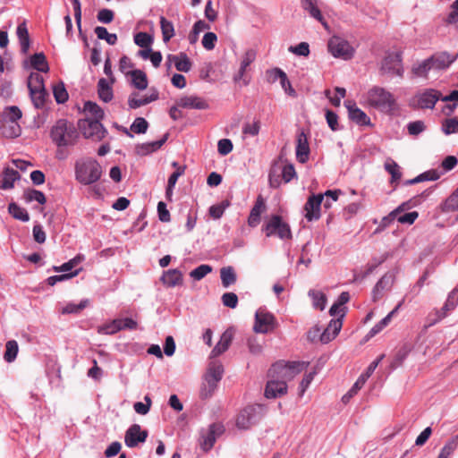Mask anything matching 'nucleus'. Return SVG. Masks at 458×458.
Segmentation results:
<instances>
[{"mask_svg":"<svg viewBox=\"0 0 458 458\" xmlns=\"http://www.w3.org/2000/svg\"><path fill=\"white\" fill-rule=\"evenodd\" d=\"M304 363L292 362L274 364L268 370V380L265 388L267 398H277L287 393V381H291L303 369Z\"/></svg>","mask_w":458,"mask_h":458,"instance_id":"nucleus-1","label":"nucleus"},{"mask_svg":"<svg viewBox=\"0 0 458 458\" xmlns=\"http://www.w3.org/2000/svg\"><path fill=\"white\" fill-rule=\"evenodd\" d=\"M50 138L58 148L72 147L79 139V131L72 123L60 119L52 126Z\"/></svg>","mask_w":458,"mask_h":458,"instance_id":"nucleus-2","label":"nucleus"},{"mask_svg":"<svg viewBox=\"0 0 458 458\" xmlns=\"http://www.w3.org/2000/svg\"><path fill=\"white\" fill-rule=\"evenodd\" d=\"M367 101L370 106L387 114L398 109L393 94L381 87L376 86L370 89L367 94Z\"/></svg>","mask_w":458,"mask_h":458,"instance_id":"nucleus-3","label":"nucleus"},{"mask_svg":"<svg viewBox=\"0 0 458 458\" xmlns=\"http://www.w3.org/2000/svg\"><path fill=\"white\" fill-rule=\"evenodd\" d=\"M101 166L95 159H81L75 164V178L84 185H89L98 182L101 177Z\"/></svg>","mask_w":458,"mask_h":458,"instance_id":"nucleus-4","label":"nucleus"},{"mask_svg":"<svg viewBox=\"0 0 458 458\" xmlns=\"http://www.w3.org/2000/svg\"><path fill=\"white\" fill-rule=\"evenodd\" d=\"M267 237L276 235L282 240L292 238L290 225L278 215H273L262 228Z\"/></svg>","mask_w":458,"mask_h":458,"instance_id":"nucleus-5","label":"nucleus"},{"mask_svg":"<svg viewBox=\"0 0 458 458\" xmlns=\"http://www.w3.org/2000/svg\"><path fill=\"white\" fill-rule=\"evenodd\" d=\"M78 126L85 138L91 139L95 141L101 140L107 132L100 123V120L85 118L79 121Z\"/></svg>","mask_w":458,"mask_h":458,"instance_id":"nucleus-6","label":"nucleus"},{"mask_svg":"<svg viewBox=\"0 0 458 458\" xmlns=\"http://www.w3.org/2000/svg\"><path fill=\"white\" fill-rule=\"evenodd\" d=\"M263 406L255 404L244 408L236 419V426L241 429H247L257 423L262 416Z\"/></svg>","mask_w":458,"mask_h":458,"instance_id":"nucleus-7","label":"nucleus"},{"mask_svg":"<svg viewBox=\"0 0 458 458\" xmlns=\"http://www.w3.org/2000/svg\"><path fill=\"white\" fill-rule=\"evenodd\" d=\"M328 50L334 57L350 60L354 55V48L344 38L337 36L332 37L328 41Z\"/></svg>","mask_w":458,"mask_h":458,"instance_id":"nucleus-8","label":"nucleus"},{"mask_svg":"<svg viewBox=\"0 0 458 458\" xmlns=\"http://www.w3.org/2000/svg\"><path fill=\"white\" fill-rule=\"evenodd\" d=\"M381 72L390 76L403 77V67L401 53H390L381 63Z\"/></svg>","mask_w":458,"mask_h":458,"instance_id":"nucleus-9","label":"nucleus"},{"mask_svg":"<svg viewBox=\"0 0 458 458\" xmlns=\"http://www.w3.org/2000/svg\"><path fill=\"white\" fill-rule=\"evenodd\" d=\"M276 326L275 316L265 310L259 309L255 314L253 330L256 333L267 334L275 329Z\"/></svg>","mask_w":458,"mask_h":458,"instance_id":"nucleus-10","label":"nucleus"},{"mask_svg":"<svg viewBox=\"0 0 458 458\" xmlns=\"http://www.w3.org/2000/svg\"><path fill=\"white\" fill-rule=\"evenodd\" d=\"M441 93L435 89H426L418 93L411 101V105L418 108H434L436 103L440 98Z\"/></svg>","mask_w":458,"mask_h":458,"instance_id":"nucleus-11","label":"nucleus"},{"mask_svg":"<svg viewBox=\"0 0 458 458\" xmlns=\"http://www.w3.org/2000/svg\"><path fill=\"white\" fill-rule=\"evenodd\" d=\"M224 432V426L221 424L213 423L208 429L202 430L199 445L204 452H208L213 446L216 440V437L222 435Z\"/></svg>","mask_w":458,"mask_h":458,"instance_id":"nucleus-12","label":"nucleus"},{"mask_svg":"<svg viewBox=\"0 0 458 458\" xmlns=\"http://www.w3.org/2000/svg\"><path fill=\"white\" fill-rule=\"evenodd\" d=\"M323 199L324 196L322 194L311 195L309 197L303 208L304 216L308 221L311 222L313 220L319 219L320 207Z\"/></svg>","mask_w":458,"mask_h":458,"instance_id":"nucleus-13","label":"nucleus"},{"mask_svg":"<svg viewBox=\"0 0 458 458\" xmlns=\"http://www.w3.org/2000/svg\"><path fill=\"white\" fill-rule=\"evenodd\" d=\"M147 437L148 431L141 430L139 424H133L126 430L124 442L128 447L133 448L137 446L139 443H144Z\"/></svg>","mask_w":458,"mask_h":458,"instance_id":"nucleus-14","label":"nucleus"},{"mask_svg":"<svg viewBox=\"0 0 458 458\" xmlns=\"http://www.w3.org/2000/svg\"><path fill=\"white\" fill-rule=\"evenodd\" d=\"M301 9L310 18L320 22L325 28L327 27V23L320 10L319 0H300Z\"/></svg>","mask_w":458,"mask_h":458,"instance_id":"nucleus-15","label":"nucleus"},{"mask_svg":"<svg viewBox=\"0 0 458 458\" xmlns=\"http://www.w3.org/2000/svg\"><path fill=\"white\" fill-rule=\"evenodd\" d=\"M394 282V276L392 274H385L372 290V301L376 302L380 300L392 288Z\"/></svg>","mask_w":458,"mask_h":458,"instance_id":"nucleus-16","label":"nucleus"},{"mask_svg":"<svg viewBox=\"0 0 458 458\" xmlns=\"http://www.w3.org/2000/svg\"><path fill=\"white\" fill-rule=\"evenodd\" d=\"M406 208V204L403 203L397 208L393 210L388 216L383 218V222H386L389 220L396 219L400 224H407L412 225L417 219L419 214L417 211H412L409 213H405L403 215L398 216L401 212H403Z\"/></svg>","mask_w":458,"mask_h":458,"instance_id":"nucleus-17","label":"nucleus"},{"mask_svg":"<svg viewBox=\"0 0 458 458\" xmlns=\"http://www.w3.org/2000/svg\"><path fill=\"white\" fill-rule=\"evenodd\" d=\"M344 106L348 110L349 117L352 121L355 122L359 125L370 124V118L366 114L365 112L360 109L354 102L350 100L345 101Z\"/></svg>","mask_w":458,"mask_h":458,"instance_id":"nucleus-18","label":"nucleus"},{"mask_svg":"<svg viewBox=\"0 0 458 458\" xmlns=\"http://www.w3.org/2000/svg\"><path fill=\"white\" fill-rule=\"evenodd\" d=\"M309 155L310 146L308 137L304 131H301L297 135L296 158L300 163L304 164L308 161Z\"/></svg>","mask_w":458,"mask_h":458,"instance_id":"nucleus-19","label":"nucleus"},{"mask_svg":"<svg viewBox=\"0 0 458 458\" xmlns=\"http://www.w3.org/2000/svg\"><path fill=\"white\" fill-rule=\"evenodd\" d=\"M158 98V92L154 90L148 96L140 97L139 93L132 92L128 98V106L130 109H136L142 106H146Z\"/></svg>","mask_w":458,"mask_h":458,"instance_id":"nucleus-20","label":"nucleus"},{"mask_svg":"<svg viewBox=\"0 0 458 458\" xmlns=\"http://www.w3.org/2000/svg\"><path fill=\"white\" fill-rule=\"evenodd\" d=\"M457 58V55H450L447 52H441L429 57L433 70H444L449 67Z\"/></svg>","mask_w":458,"mask_h":458,"instance_id":"nucleus-21","label":"nucleus"},{"mask_svg":"<svg viewBox=\"0 0 458 458\" xmlns=\"http://www.w3.org/2000/svg\"><path fill=\"white\" fill-rule=\"evenodd\" d=\"M265 201L261 196H259L248 217V225L250 227L258 226L261 220V214L265 211Z\"/></svg>","mask_w":458,"mask_h":458,"instance_id":"nucleus-22","label":"nucleus"},{"mask_svg":"<svg viewBox=\"0 0 458 458\" xmlns=\"http://www.w3.org/2000/svg\"><path fill=\"white\" fill-rule=\"evenodd\" d=\"M341 318L331 319L327 328L320 335V342L322 344H327L332 341L340 332L342 328Z\"/></svg>","mask_w":458,"mask_h":458,"instance_id":"nucleus-23","label":"nucleus"},{"mask_svg":"<svg viewBox=\"0 0 458 458\" xmlns=\"http://www.w3.org/2000/svg\"><path fill=\"white\" fill-rule=\"evenodd\" d=\"M177 105L182 108L206 109L208 105L207 102L197 96H184L177 100Z\"/></svg>","mask_w":458,"mask_h":458,"instance_id":"nucleus-24","label":"nucleus"},{"mask_svg":"<svg viewBox=\"0 0 458 458\" xmlns=\"http://www.w3.org/2000/svg\"><path fill=\"white\" fill-rule=\"evenodd\" d=\"M167 60L169 63H174L175 68L179 72H188L192 67V64L188 55L181 52L178 55H168Z\"/></svg>","mask_w":458,"mask_h":458,"instance_id":"nucleus-25","label":"nucleus"},{"mask_svg":"<svg viewBox=\"0 0 458 458\" xmlns=\"http://www.w3.org/2000/svg\"><path fill=\"white\" fill-rule=\"evenodd\" d=\"M255 59H256V52L252 49H249L248 51H246L243 54V55L242 57L241 65H240L238 73L234 76L235 81L243 80L244 84L249 83V81H246L244 79V74L247 71V68L250 65V64H252L255 61Z\"/></svg>","mask_w":458,"mask_h":458,"instance_id":"nucleus-26","label":"nucleus"},{"mask_svg":"<svg viewBox=\"0 0 458 458\" xmlns=\"http://www.w3.org/2000/svg\"><path fill=\"white\" fill-rule=\"evenodd\" d=\"M232 340H233V332L229 329L225 330L218 343L216 344V346L213 348V350L211 351V357L212 358H215V357H217L219 355H221L222 353H224L225 351H227V349L229 348L231 343H232Z\"/></svg>","mask_w":458,"mask_h":458,"instance_id":"nucleus-27","label":"nucleus"},{"mask_svg":"<svg viewBox=\"0 0 458 458\" xmlns=\"http://www.w3.org/2000/svg\"><path fill=\"white\" fill-rule=\"evenodd\" d=\"M161 281L167 287H175L182 284V274L178 269H168L164 272Z\"/></svg>","mask_w":458,"mask_h":458,"instance_id":"nucleus-28","label":"nucleus"},{"mask_svg":"<svg viewBox=\"0 0 458 458\" xmlns=\"http://www.w3.org/2000/svg\"><path fill=\"white\" fill-rule=\"evenodd\" d=\"M21 126L14 121L3 120L0 125V133L5 138H16L21 134Z\"/></svg>","mask_w":458,"mask_h":458,"instance_id":"nucleus-29","label":"nucleus"},{"mask_svg":"<svg viewBox=\"0 0 458 458\" xmlns=\"http://www.w3.org/2000/svg\"><path fill=\"white\" fill-rule=\"evenodd\" d=\"M20 174L12 168H5L2 174L1 180V189L3 190H10L14 186V182L20 180Z\"/></svg>","mask_w":458,"mask_h":458,"instance_id":"nucleus-30","label":"nucleus"},{"mask_svg":"<svg viewBox=\"0 0 458 458\" xmlns=\"http://www.w3.org/2000/svg\"><path fill=\"white\" fill-rule=\"evenodd\" d=\"M224 373V368L222 364L213 362L210 364L208 372L205 377V381L207 383H214V385L217 386V383L221 380Z\"/></svg>","mask_w":458,"mask_h":458,"instance_id":"nucleus-31","label":"nucleus"},{"mask_svg":"<svg viewBox=\"0 0 458 458\" xmlns=\"http://www.w3.org/2000/svg\"><path fill=\"white\" fill-rule=\"evenodd\" d=\"M403 302H400L391 312H389L384 318H382L377 324H376L369 332L367 337L370 338L375 336L377 334L381 332L388 324L391 322L392 318L397 313L401 308Z\"/></svg>","mask_w":458,"mask_h":458,"instance_id":"nucleus-32","label":"nucleus"},{"mask_svg":"<svg viewBox=\"0 0 458 458\" xmlns=\"http://www.w3.org/2000/svg\"><path fill=\"white\" fill-rule=\"evenodd\" d=\"M98 93L99 98L106 103L110 102L113 99L114 94L111 83H109L105 78H101L98 82Z\"/></svg>","mask_w":458,"mask_h":458,"instance_id":"nucleus-33","label":"nucleus"},{"mask_svg":"<svg viewBox=\"0 0 458 458\" xmlns=\"http://www.w3.org/2000/svg\"><path fill=\"white\" fill-rule=\"evenodd\" d=\"M384 167L388 174H391V183H396L402 177L401 167L392 158H387L385 162Z\"/></svg>","mask_w":458,"mask_h":458,"instance_id":"nucleus-34","label":"nucleus"},{"mask_svg":"<svg viewBox=\"0 0 458 458\" xmlns=\"http://www.w3.org/2000/svg\"><path fill=\"white\" fill-rule=\"evenodd\" d=\"M131 77V84L140 90H144L148 88V78L146 73L141 70H133L130 72Z\"/></svg>","mask_w":458,"mask_h":458,"instance_id":"nucleus-35","label":"nucleus"},{"mask_svg":"<svg viewBox=\"0 0 458 458\" xmlns=\"http://www.w3.org/2000/svg\"><path fill=\"white\" fill-rule=\"evenodd\" d=\"M30 64L35 70L41 72H47L49 70L48 64L43 53H37L31 55Z\"/></svg>","mask_w":458,"mask_h":458,"instance_id":"nucleus-36","label":"nucleus"},{"mask_svg":"<svg viewBox=\"0 0 458 458\" xmlns=\"http://www.w3.org/2000/svg\"><path fill=\"white\" fill-rule=\"evenodd\" d=\"M8 211L10 215L17 220L22 222H28L30 220V215L28 211L14 202L9 204Z\"/></svg>","mask_w":458,"mask_h":458,"instance_id":"nucleus-37","label":"nucleus"},{"mask_svg":"<svg viewBox=\"0 0 458 458\" xmlns=\"http://www.w3.org/2000/svg\"><path fill=\"white\" fill-rule=\"evenodd\" d=\"M84 113L87 115H90L92 120H101L104 117V111L101 107L91 101H88L84 104Z\"/></svg>","mask_w":458,"mask_h":458,"instance_id":"nucleus-38","label":"nucleus"},{"mask_svg":"<svg viewBox=\"0 0 458 458\" xmlns=\"http://www.w3.org/2000/svg\"><path fill=\"white\" fill-rule=\"evenodd\" d=\"M160 28L162 31L163 41L167 43L174 36V27L172 21L160 17Z\"/></svg>","mask_w":458,"mask_h":458,"instance_id":"nucleus-39","label":"nucleus"},{"mask_svg":"<svg viewBox=\"0 0 458 458\" xmlns=\"http://www.w3.org/2000/svg\"><path fill=\"white\" fill-rule=\"evenodd\" d=\"M220 277L225 288L229 287L236 282V274L232 267L221 268Z\"/></svg>","mask_w":458,"mask_h":458,"instance_id":"nucleus-40","label":"nucleus"},{"mask_svg":"<svg viewBox=\"0 0 458 458\" xmlns=\"http://www.w3.org/2000/svg\"><path fill=\"white\" fill-rule=\"evenodd\" d=\"M440 177V174L436 170H429L424 172L413 179L408 180L405 184L411 185L415 183H419L424 181H436Z\"/></svg>","mask_w":458,"mask_h":458,"instance_id":"nucleus-41","label":"nucleus"},{"mask_svg":"<svg viewBox=\"0 0 458 458\" xmlns=\"http://www.w3.org/2000/svg\"><path fill=\"white\" fill-rule=\"evenodd\" d=\"M458 305V286L454 288L448 294L447 299L441 308L448 315Z\"/></svg>","mask_w":458,"mask_h":458,"instance_id":"nucleus-42","label":"nucleus"},{"mask_svg":"<svg viewBox=\"0 0 458 458\" xmlns=\"http://www.w3.org/2000/svg\"><path fill=\"white\" fill-rule=\"evenodd\" d=\"M95 34L98 39L106 40L108 45L114 46L117 42V35L109 33L105 27L98 26L95 28Z\"/></svg>","mask_w":458,"mask_h":458,"instance_id":"nucleus-43","label":"nucleus"},{"mask_svg":"<svg viewBox=\"0 0 458 458\" xmlns=\"http://www.w3.org/2000/svg\"><path fill=\"white\" fill-rule=\"evenodd\" d=\"M230 205L231 203L228 199H224L216 205H212L208 209L209 216L214 219L221 218L224 215L225 210Z\"/></svg>","mask_w":458,"mask_h":458,"instance_id":"nucleus-44","label":"nucleus"},{"mask_svg":"<svg viewBox=\"0 0 458 458\" xmlns=\"http://www.w3.org/2000/svg\"><path fill=\"white\" fill-rule=\"evenodd\" d=\"M19 347L15 340H10L5 344L4 359L7 362H13L18 354Z\"/></svg>","mask_w":458,"mask_h":458,"instance_id":"nucleus-45","label":"nucleus"},{"mask_svg":"<svg viewBox=\"0 0 458 458\" xmlns=\"http://www.w3.org/2000/svg\"><path fill=\"white\" fill-rule=\"evenodd\" d=\"M28 88L30 92L45 89L42 75L38 72H31L28 79Z\"/></svg>","mask_w":458,"mask_h":458,"instance_id":"nucleus-46","label":"nucleus"},{"mask_svg":"<svg viewBox=\"0 0 458 458\" xmlns=\"http://www.w3.org/2000/svg\"><path fill=\"white\" fill-rule=\"evenodd\" d=\"M23 198L26 202L37 201L39 204H45L47 200L44 193L35 189L25 191Z\"/></svg>","mask_w":458,"mask_h":458,"instance_id":"nucleus-47","label":"nucleus"},{"mask_svg":"<svg viewBox=\"0 0 458 458\" xmlns=\"http://www.w3.org/2000/svg\"><path fill=\"white\" fill-rule=\"evenodd\" d=\"M309 296L311 297L313 301V306L316 309L323 310L326 307L327 298L324 293L318 291L310 290L309 292Z\"/></svg>","mask_w":458,"mask_h":458,"instance_id":"nucleus-48","label":"nucleus"},{"mask_svg":"<svg viewBox=\"0 0 458 458\" xmlns=\"http://www.w3.org/2000/svg\"><path fill=\"white\" fill-rule=\"evenodd\" d=\"M31 101L36 108H42L45 105L47 93L46 89L30 92Z\"/></svg>","mask_w":458,"mask_h":458,"instance_id":"nucleus-49","label":"nucleus"},{"mask_svg":"<svg viewBox=\"0 0 458 458\" xmlns=\"http://www.w3.org/2000/svg\"><path fill=\"white\" fill-rule=\"evenodd\" d=\"M442 131L445 135L458 132V116L445 119L442 123Z\"/></svg>","mask_w":458,"mask_h":458,"instance_id":"nucleus-50","label":"nucleus"},{"mask_svg":"<svg viewBox=\"0 0 458 458\" xmlns=\"http://www.w3.org/2000/svg\"><path fill=\"white\" fill-rule=\"evenodd\" d=\"M430 70H433V67L430 59L428 58L418 65L413 66L412 72L418 77H426Z\"/></svg>","mask_w":458,"mask_h":458,"instance_id":"nucleus-51","label":"nucleus"},{"mask_svg":"<svg viewBox=\"0 0 458 458\" xmlns=\"http://www.w3.org/2000/svg\"><path fill=\"white\" fill-rule=\"evenodd\" d=\"M411 349H412V347L411 344H403L397 351V352L394 356V361H393V366H394V367L400 366L403 362V360L407 358V356L411 352Z\"/></svg>","mask_w":458,"mask_h":458,"instance_id":"nucleus-52","label":"nucleus"},{"mask_svg":"<svg viewBox=\"0 0 458 458\" xmlns=\"http://www.w3.org/2000/svg\"><path fill=\"white\" fill-rule=\"evenodd\" d=\"M172 166L175 168V171L169 176L167 185L170 188H174L178 178L184 174L186 167L185 165H180L176 161L172 163Z\"/></svg>","mask_w":458,"mask_h":458,"instance_id":"nucleus-53","label":"nucleus"},{"mask_svg":"<svg viewBox=\"0 0 458 458\" xmlns=\"http://www.w3.org/2000/svg\"><path fill=\"white\" fill-rule=\"evenodd\" d=\"M447 316L445 311H444L442 309L437 310L435 309L427 317V325L426 327H432L441 321L443 318H445Z\"/></svg>","mask_w":458,"mask_h":458,"instance_id":"nucleus-54","label":"nucleus"},{"mask_svg":"<svg viewBox=\"0 0 458 458\" xmlns=\"http://www.w3.org/2000/svg\"><path fill=\"white\" fill-rule=\"evenodd\" d=\"M153 40V37L147 32H138L134 35V43L140 47H150Z\"/></svg>","mask_w":458,"mask_h":458,"instance_id":"nucleus-55","label":"nucleus"},{"mask_svg":"<svg viewBox=\"0 0 458 458\" xmlns=\"http://www.w3.org/2000/svg\"><path fill=\"white\" fill-rule=\"evenodd\" d=\"M212 271V267L209 265L203 264L191 271L190 276L194 280L199 281L204 278L208 274Z\"/></svg>","mask_w":458,"mask_h":458,"instance_id":"nucleus-56","label":"nucleus"},{"mask_svg":"<svg viewBox=\"0 0 458 458\" xmlns=\"http://www.w3.org/2000/svg\"><path fill=\"white\" fill-rule=\"evenodd\" d=\"M365 383L363 377H359L352 388L342 397L343 403H347L362 388Z\"/></svg>","mask_w":458,"mask_h":458,"instance_id":"nucleus-57","label":"nucleus"},{"mask_svg":"<svg viewBox=\"0 0 458 458\" xmlns=\"http://www.w3.org/2000/svg\"><path fill=\"white\" fill-rule=\"evenodd\" d=\"M121 322L119 318L114 319L112 322L107 323L98 328V333L105 335H113L121 330Z\"/></svg>","mask_w":458,"mask_h":458,"instance_id":"nucleus-58","label":"nucleus"},{"mask_svg":"<svg viewBox=\"0 0 458 458\" xmlns=\"http://www.w3.org/2000/svg\"><path fill=\"white\" fill-rule=\"evenodd\" d=\"M53 94L55 101L59 104H63L68 99V93L63 83L54 86Z\"/></svg>","mask_w":458,"mask_h":458,"instance_id":"nucleus-59","label":"nucleus"},{"mask_svg":"<svg viewBox=\"0 0 458 458\" xmlns=\"http://www.w3.org/2000/svg\"><path fill=\"white\" fill-rule=\"evenodd\" d=\"M144 401L145 403L137 402L133 404V409L138 414L146 415L150 410L152 401L149 395H145Z\"/></svg>","mask_w":458,"mask_h":458,"instance_id":"nucleus-60","label":"nucleus"},{"mask_svg":"<svg viewBox=\"0 0 458 458\" xmlns=\"http://www.w3.org/2000/svg\"><path fill=\"white\" fill-rule=\"evenodd\" d=\"M260 131V121L255 120L253 123H247L242 127V133L250 136H257Z\"/></svg>","mask_w":458,"mask_h":458,"instance_id":"nucleus-61","label":"nucleus"},{"mask_svg":"<svg viewBox=\"0 0 458 458\" xmlns=\"http://www.w3.org/2000/svg\"><path fill=\"white\" fill-rule=\"evenodd\" d=\"M148 123L146 119L142 117H138L134 120L132 124L131 125V130L138 134L145 133L148 130Z\"/></svg>","mask_w":458,"mask_h":458,"instance_id":"nucleus-62","label":"nucleus"},{"mask_svg":"<svg viewBox=\"0 0 458 458\" xmlns=\"http://www.w3.org/2000/svg\"><path fill=\"white\" fill-rule=\"evenodd\" d=\"M456 447V441L454 439L449 440L441 449L437 458H449Z\"/></svg>","mask_w":458,"mask_h":458,"instance_id":"nucleus-63","label":"nucleus"},{"mask_svg":"<svg viewBox=\"0 0 458 458\" xmlns=\"http://www.w3.org/2000/svg\"><path fill=\"white\" fill-rule=\"evenodd\" d=\"M445 209L446 211L458 210V188L455 191L445 200Z\"/></svg>","mask_w":458,"mask_h":458,"instance_id":"nucleus-64","label":"nucleus"}]
</instances>
